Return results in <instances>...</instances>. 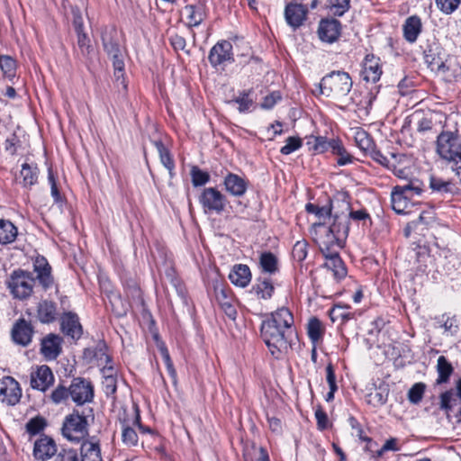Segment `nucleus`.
Masks as SVG:
<instances>
[{"label":"nucleus","instance_id":"1","mask_svg":"<svg viewBox=\"0 0 461 461\" xmlns=\"http://www.w3.org/2000/svg\"><path fill=\"white\" fill-rule=\"evenodd\" d=\"M339 220V221L337 225H334L331 230H321V232H325L326 235H322L318 242L320 250L326 259L323 266L332 273L333 277L337 281L345 278L348 274L347 267L339 257V250L344 246L348 235V228L346 226L345 216Z\"/></svg>","mask_w":461,"mask_h":461},{"label":"nucleus","instance_id":"2","mask_svg":"<svg viewBox=\"0 0 461 461\" xmlns=\"http://www.w3.org/2000/svg\"><path fill=\"white\" fill-rule=\"evenodd\" d=\"M436 153L456 176H461V136L457 131H442L438 135Z\"/></svg>","mask_w":461,"mask_h":461},{"label":"nucleus","instance_id":"3","mask_svg":"<svg viewBox=\"0 0 461 461\" xmlns=\"http://www.w3.org/2000/svg\"><path fill=\"white\" fill-rule=\"evenodd\" d=\"M307 212L312 213L316 216L317 221L313 223L312 227L315 229L317 235V242L322 235H326L325 232H321L322 229L328 230L329 231L338 224L339 218L342 216L346 217V226L349 229L348 215L345 212L335 211V205L333 203H329L327 205L319 206L314 203H307L305 205Z\"/></svg>","mask_w":461,"mask_h":461},{"label":"nucleus","instance_id":"4","mask_svg":"<svg viewBox=\"0 0 461 461\" xmlns=\"http://www.w3.org/2000/svg\"><path fill=\"white\" fill-rule=\"evenodd\" d=\"M261 336L272 355L287 351L291 348L294 330H287L263 321L260 328Z\"/></svg>","mask_w":461,"mask_h":461},{"label":"nucleus","instance_id":"5","mask_svg":"<svg viewBox=\"0 0 461 461\" xmlns=\"http://www.w3.org/2000/svg\"><path fill=\"white\" fill-rule=\"evenodd\" d=\"M352 86L353 82L348 73L332 71L321 78L318 90L320 95L339 99L350 92Z\"/></svg>","mask_w":461,"mask_h":461},{"label":"nucleus","instance_id":"6","mask_svg":"<svg viewBox=\"0 0 461 461\" xmlns=\"http://www.w3.org/2000/svg\"><path fill=\"white\" fill-rule=\"evenodd\" d=\"M102 42L104 51L112 59L115 80L120 82L123 88H126L124 84V54L118 43L115 30L111 29L103 32Z\"/></svg>","mask_w":461,"mask_h":461},{"label":"nucleus","instance_id":"7","mask_svg":"<svg viewBox=\"0 0 461 461\" xmlns=\"http://www.w3.org/2000/svg\"><path fill=\"white\" fill-rule=\"evenodd\" d=\"M422 192V184L413 178L403 185H396L391 194L392 207L397 213H404L408 202L415 195H420Z\"/></svg>","mask_w":461,"mask_h":461},{"label":"nucleus","instance_id":"8","mask_svg":"<svg viewBox=\"0 0 461 461\" xmlns=\"http://www.w3.org/2000/svg\"><path fill=\"white\" fill-rule=\"evenodd\" d=\"M35 279L32 274L17 269L12 272L6 280V285L14 298L23 300L30 297L33 292Z\"/></svg>","mask_w":461,"mask_h":461},{"label":"nucleus","instance_id":"9","mask_svg":"<svg viewBox=\"0 0 461 461\" xmlns=\"http://www.w3.org/2000/svg\"><path fill=\"white\" fill-rule=\"evenodd\" d=\"M87 427L86 418L78 411H73L64 420L62 435L71 442L79 443L88 435Z\"/></svg>","mask_w":461,"mask_h":461},{"label":"nucleus","instance_id":"10","mask_svg":"<svg viewBox=\"0 0 461 461\" xmlns=\"http://www.w3.org/2000/svg\"><path fill=\"white\" fill-rule=\"evenodd\" d=\"M439 406L449 420L454 417L456 422H461V378L456 382L455 390L451 389L440 394Z\"/></svg>","mask_w":461,"mask_h":461},{"label":"nucleus","instance_id":"11","mask_svg":"<svg viewBox=\"0 0 461 461\" xmlns=\"http://www.w3.org/2000/svg\"><path fill=\"white\" fill-rule=\"evenodd\" d=\"M198 200L205 213L215 212L221 214L227 204L226 196L215 187L204 188Z\"/></svg>","mask_w":461,"mask_h":461},{"label":"nucleus","instance_id":"12","mask_svg":"<svg viewBox=\"0 0 461 461\" xmlns=\"http://www.w3.org/2000/svg\"><path fill=\"white\" fill-rule=\"evenodd\" d=\"M68 388L70 398L77 405L91 402L94 399V386L86 378H73Z\"/></svg>","mask_w":461,"mask_h":461},{"label":"nucleus","instance_id":"13","mask_svg":"<svg viewBox=\"0 0 461 461\" xmlns=\"http://www.w3.org/2000/svg\"><path fill=\"white\" fill-rule=\"evenodd\" d=\"M58 452L55 440L48 435H41L33 443L32 456L37 461H49Z\"/></svg>","mask_w":461,"mask_h":461},{"label":"nucleus","instance_id":"14","mask_svg":"<svg viewBox=\"0 0 461 461\" xmlns=\"http://www.w3.org/2000/svg\"><path fill=\"white\" fill-rule=\"evenodd\" d=\"M33 272L36 274V277L34 279L39 282L43 290L47 291L55 286L56 291L58 292L54 277L51 274V267L44 257L38 256L34 259Z\"/></svg>","mask_w":461,"mask_h":461},{"label":"nucleus","instance_id":"15","mask_svg":"<svg viewBox=\"0 0 461 461\" xmlns=\"http://www.w3.org/2000/svg\"><path fill=\"white\" fill-rule=\"evenodd\" d=\"M424 60L431 71L443 74L448 77H456L458 74L457 69H454L453 72L449 73L455 59L450 58L443 60L442 58L437 55L431 49L425 51Z\"/></svg>","mask_w":461,"mask_h":461},{"label":"nucleus","instance_id":"16","mask_svg":"<svg viewBox=\"0 0 461 461\" xmlns=\"http://www.w3.org/2000/svg\"><path fill=\"white\" fill-rule=\"evenodd\" d=\"M0 397L8 405H15L22 397L19 383L11 376L0 380Z\"/></svg>","mask_w":461,"mask_h":461},{"label":"nucleus","instance_id":"17","mask_svg":"<svg viewBox=\"0 0 461 461\" xmlns=\"http://www.w3.org/2000/svg\"><path fill=\"white\" fill-rule=\"evenodd\" d=\"M209 62L212 67L222 65L226 62H232V44L228 41L217 42L210 50L208 56Z\"/></svg>","mask_w":461,"mask_h":461},{"label":"nucleus","instance_id":"18","mask_svg":"<svg viewBox=\"0 0 461 461\" xmlns=\"http://www.w3.org/2000/svg\"><path fill=\"white\" fill-rule=\"evenodd\" d=\"M194 4L186 5L184 8L186 25L190 28L199 26L207 17V0H194Z\"/></svg>","mask_w":461,"mask_h":461},{"label":"nucleus","instance_id":"19","mask_svg":"<svg viewBox=\"0 0 461 461\" xmlns=\"http://www.w3.org/2000/svg\"><path fill=\"white\" fill-rule=\"evenodd\" d=\"M63 339L54 333H50L42 338L40 352L48 360H55L62 352Z\"/></svg>","mask_w":461,"mask_h":461},{"label":"nucleus","instance_id":"20","mask_svg":"<svg viewBox=\"0 0 461 461\" xmlns=\"http://www.w3.org/2000/svg\"><path fill=\"white\" fill-rule=\"evenodd\" d=\"M61 331L72 339H79L83 334V328L78 316L71 312H64L60 318Z\"/></svg>","mask_w":461,"mask_h":461},{"label":"nucleus","instance_id":"21","mask_svg":"<svg viewBox=\"0 0 461 461\" xmlns=\"http://www.w3.org/2000/svg\"><path fill=\"white\" fill-rule=\"evenodd\" d=\"M54 383V375L51 369L42 365L31 374V386L33 389L45 392Z\"/></svg>","mask_w":461,"mask_h":461},{"label":"nucleus","instance_id":"22","mask_svg":"<svg viewBox=\"0 0 461 461\" xmlns=\"http://www.w3.org/2000/svg\"><path fill=\"white\" fill-rule=\"evenodd\" d=\"M33 332V328L29 321L19 319L12 329V338L16 344L26 347L32 342Z\"/></svg>","mask_w":461,"mask_h":461},{"label":"nucleus","instance_id":"23","mask_svg":"<svg viewBox=\"0 0 461 461\" xmlns=\"http://www.w3.org/2000/svg\"><path fill=\"white\" fill-rule=\"evenodd\" d=\"M84 357L91 361L95 360L97 366H102L106 371H113L112 366H108L111 358L107 354V346L104 341H99L94 348H88L84 350Z\"/></svg>","mask_w":461,"mask_h":461},{"label":"nucleus","instance_id":"24","mask_svg":"<svg viewBox=\"0 0 461 461\" xmlns=\"http://www.w3.org/2000/svg\"><path fill=\"white\" fill-rule=\"evenodd\" d=\"M223 185L226 191L235 197L243 196L248 189V181L233 173H228L225 176Z\"/></svg>","mask_w":461,"mask_h":461},{"label":"nucleus","instance_id":"25","mask_svg":"<svg viewBox=\"0 0 461 461\" xmlns=\"http://www.w3.org/2000/svg\"><path fill=\"white\" fill-rule=\"evenodd\" d=\"M307 12V8L301 4H289L285 6V17L287 23L296 29L303 24Z\"/></svg>","mask_w":461,"mask_h":461},{"label":"nucleus","instance_id":"26","mask_svg":"<svg viewBox=\"0 0 461 461\" xmlns=\"http://www.w3.org/2000/svg\"><path fill=\"white\" fill-rule=\"evenodd\" d=\"M340 23L336 19L322 20L318 29L320 39L330 43L335 41L340 34Z\"/></svg>","mask_w":461,"mask_h":461},{"label":"nucleus","instance_id":"27","mask_svg":"<svg viewBox=\"0 0 461 461\" xmlns=\"http://www.w3.org/2000/svg\"><path fill=\"white\" fill-rule=\"evenodd\" d=\"M213 290L215 299L221 310L230 320H235L237 316V311L233 306L231 299L229 297L227 291L220 285H214Z\"/></svg>","mask_w":461,"mask_h":461},{"label":"nucleus","instance_id":"28","mask_svg":"<svg viewBox=\"0 0 461 461\" xmlns=\"http://www.w3.org/2000/svg\"><path fill=\"white\" fill-rule=\"evenodd\" d=\"M422 30L421 20L417 15L410 16L402 25L403 37L409 43H414Z\"/></svg>","mask_w":461,"mask_h":461},{"label":"nucleus","instance_id":"29","mask_svg":"<svg viewBox=\"0 0 461 461\" xmlns=\"http://www.w3.org/2000/svg\"><path fill=\"white\" fill-rule=\"evenodd\" d=\"M382 69L378 59L366 56L363 65L362 77L366 82L375 83L380 79Z\"/></svg>","mask_w":461,"mask_h":461},{"label":"nucleus","instance_id":"30","mask_svg":"<svg viewBox=\"0 0 461 461\" xmlns=\"http://www.w3.org/2000/svg\"><path fill=\"white\" fill-rule=\"evenodd\" d=\"M276 326H281L287 330H294V316L292 312L285 307H281L276 312H272L270 316L265 320Z\"/></svg>","mask_w":461,"mask_h":461},{"label":"nucleus","instance_id":"31","mask_svg":"<svg viewBox=\"0 0 461 461\" xmlns=\"http://www.w3.org/2000/svg\"><path fill=\"white\" fill-rule=\"evenodd\" d=\"M230 282L239 287H246L251 280V272L247 265H235L229 275Z\"/></svg>","mask_w":461,"mask_h":461},{"label":"nucleus","instance_id":"32","mask_svg":"<svg viewBox=\"0 0 461 461\" xmlns=\"http://www.w3.org/2000/svg\"><path fill=\"white\" fill-rule=\"evenodd\" d=\"M275 291L273 282L268 277H258L252 286L251 292L256 294L258 299L268 300L272 297Z\"/></svg>","mask_w":461,"mask_h":461},{"label":"nucleus","instance_id":"33","mask_svg":"<svg viewBox=\"0 0 461 461\" xmlns=\"http://www.w3.org/2000/svg\"><path fill=\"white\" fill-rule=\"evenodd\" d=\"M57 318V307L56 303L43 300L38 303L37 306V319L41 323H51Z\"/></svg>","mask_w":461,"mask_h":461},{"label":"nucleus","instance_id":"34","mask_svg":"<svg viewBox=\"0 0 461 461\" xmlns=\"http://www.w3.org/2000/svg\"><path fill=\"white\" fill-rule=\"evenodd\" d=\"M80 450V461H103L99 443L96 441L84 440Z\"/></svg>","mask_w":461,"mask_h":461},{"label":"nucleus","instance_id":"35","mask_svg":"<svg viewBox=\"0 0 461 461\" xmlns=\"http://www.w3.org/2000/svg\"><path fill=\"white\" fill-rule=\"evenodd\" d=\"M39 168L36 164L24 163L22 165L20 176L23 178L22 184L24 187L30 188L38 181Z\"/></svg>","mask_w":461,"mask_h":461},{"label":"nucleus","instance_id":"36","mask_svg":"<svg viewBox=\"0 0 461 461\" xmlns=\"http://www.w3.org/2000/svg\"><path fill=\"white\" fill-rule=\"evenodd\" d=\"M17 228L7 220H0V243L9 244L15 240L17 237Z\"/></svg>","mask_w":461,"mask_h":461},{"label":"nucleus","instance_id":"37","mask_svg":"<svg viewBox=\"0 0 461 461\" xmlns=\"http://www.w3.org/2000/svg\"><path fill=\"white\" fill-rule=\"evenodd\" d=\"M437 372L438 375L437 378L438 384L448 382L454 372L451 363H449L444 356H440L437 360Z\"/></svg>","mask_w":461,"mask_h":461},{"label":"nucleus","instance_id":"38","mask_svg":"<svg viewBox=\"0 0 461 461\" xmlns=\"http://www.w3.org/2000/svg\"><path fill=\"white\" fill-rule=\"evenodd\" d=\"M153 143L159 155L160 162L169 171V174L172 176V171L175 167V164L168 149L161 140H155Z\"/></svg>","mask_w":461,"mask_h":461},{"label":"nucleus","instance_id":"39","mask_svg":"<svg viewBox=\"0 0 461 461\" xmlns=\"http://www.w3.org/2000/svg\"><path fill=\"white\" fill-rule=\"evenodd\" d=\"M355 140L357 146L366 154H369L375 148L372 138L365 131H357Z\"/></svg>","mask_w":461,"mask_h":461},{"label":"nucleus","instance_id":"40","mask_svg":"<svg viewBox=\"0 0 461 461\" xmlns=\"http://www.w3.org/2000/svg\"><path fill=\"white\" fill-rule=\"evenodd\" d=\"M259 264L262 270L266 273L273 274L277 270V258L271 252H264L259 258Z\"/></svg>","mask_w":461,"mask_h":461},{"label":"nucleus","instance_id":"41","mask_svg":"<svg viewBox=\"0 0 461 461\" xmlns=\"http://www.w3.org/2000/svg\"><path fill=\"white\" fill-rule=\"evenodd\" d=\"M430 188L441 194H453L455 185L451 181H445L441 178L431 176L429 181Z\"/></svg>","mask_w":461,"mask_h":461},{"label":"nucleus","instance_id":"42","mask_svg":"<svg viewBox=\"0 0 461 461\" xmlns=\"http://www.w3.org/2000/svg\"><path fill=\"white\" fill-rule=\"evenodd\" d=\"M307 333L310 339L313 343L319 341L321 339L323 333V327L319 319L314 317L309 320L307 325Z\"/></svg>","mask_w":461,"mask_h":461},{"label":"nucleus","instance_id":"43","mask_svg":"<svg viewBox=\"0 0 461 461\" xmlns=\"http://www.w3.org/2000/svg\"><path fill=\"white\" fill-rule=\"evenodd\" d=\"M0 69L4 76L13 78L15 76L16 71V61L11 56L1 55L0 56Z\"/></svg>","mask_w":461,"mask_h":461},{"label":"nucleus","instance_id":"44","mask_svg":"<svg viewBox=\"0 0 461 461\" xmlns=\"http://www.w3.org/2000/svg\"><path fill=\"white\" fill-rule=\"evenodd\" d=\"M190 175L192 184L195 187L204 185L210 181L209 173L203 171L196 166L192 167Z\"/></svg>","mask_w":461,"mask_h":461},{"label":"nucleus","instance_id":"45","mask_svg":"<svg viewBox=\"0 0 461 461\" xmlns=\"http://www.w3.org/2000/svg\"><path fill=\"white\" fill-rule=\"evenodd\" d=\"M46 426H47L46 420L43 417L36 416V417L31 419L26 423L25 427H26V431L30 435H37L41 431H42Z\"/></svg>","mask_w":461,"mask_h":461},{"label":"nucleus","instance_id":"46","mask_svg":"<svg viewBox=\"0 0 461 461\" xmlns=\"http://www.w3.org/2000/svg\"><path fill=\"white\" fill-rule=\"evenodd\" d=\"M438 321L442 322L441 327L446 333L454 336L458 332L459 327L456 316L443 314Z\"/></svg>","mask_w":461,"mask_h":461},{"label":"nucleus","instance_id":"47","mask_svg":"<svg viewBox=\"0 0 461 461\" xmlns=\"http://www.w3.org/2000/svg\"><path fill=\"white\" fill-rule=\"evenodd\" d=\"M53 461H80L77 450L62 447L54 456Z\"/></svg>","mask_w":461,"mask_h":461},{"label":"nucleus","instance_id":"48","mask_svg":"<svg viewBox=\"0 0 461 461\" xmlns=\"http://www.w3.org/2000/svg\"><path fill=\"white\" fill-rule=\"evenodd\" d=\"M122 439L123 444L130 447L137 446L139 440L136 431L129 426L122 428Z\"/></svg>","mask_w":461,"mask_h":461},{"label":"nucleus","instance_id":"49","mask_svg":"<svg viewBox=\"0 0 461 461\" xmlns=\"http://www.w3.org/2000/svg\"><path fill=\"white\" fill-rule=\"evenodd\" d=\"M388 400V390L379 388L375 393L369 394V402L374 406H383Z\"/></svg>","mask_w":461,"mask_h":461},{"label":"nucleus","instance_id":"50","mask_svg":"<svg viewBox=\"0 0 461 461\" xmlns=\"http://www.w3.org/2000/svg\"><path fill=\"white\" fill-rule=\"evenodd\" d=\"M302 147V140L299 137H288L285 146L281 148L280 152L284 155H289Z\"/></svg>","mask_w":461,"mask_h":461},{"label":"nucleus","instance_id":"51","mask_svg":"<svg viewBox=\"0 0 461 461\" xmlns=\"http://www.w3.org/2000/svg\"><path fill=\"white\" fill-rule=\"evenodd\" d=\"M77 46L84 57H88L90 53L93 51V47L90 44V40L86 36L85 32L77 33Z\"/></svg>","mask_w":461,"mask_h":461},{"label":"nucleus","instance_id":"52","mask_svg":"<svg viewBox=\"0 0 461 461\" xmlns=\"http://www.w3.org/2000/svg\"><path fill=\"white\" fill-rule=\"evenodd\" d=\"M239 104V111L245 113L249 111L250 106L253 104V100L249 97V92H243L238 97L230 101Z\"/></svg>","mask_w":461,"mask_h":461},{"label":"nucleus","instance_id":"53","mask_svg":"<svg viewBox=\"0 0 461 461\" xmlns=\"http://www.w3.org/2000/svg\"><path fill=\"white\" fill-rule=\"evenodd\" d=\"M425 385L421 383H417L411 386L408 392V399L412 403H419L423 396Z\"/></svg>","mask_w":461,"mask_h":461},{"label":"nucleus","instance_id":"54","mask_svg":"<svg viewBox=\"0 0 461 461\" xmlns=\"http://www.w3.org/2000/svg\"><path fill=\"white\" fill-rule=\"evenodd\" d=\"M329 6L335 15H342L349 7V0H328Z\"/></svg>","mask_w":461,"mask_h":461},{"label":"nucleus","instance_id":"55","mask_svg":"<svg viewBox=\"0 0 461 461\" xmlns=\"http://www.w3.org/2000/svg\"><path fill=\"white\" fill-rule=\"evenodd\" d=\"M103 388L104 393L109 396L113 394L117 390V380L116 377L111 373L107 374L104 377Z\"/></svg>","mask_w":461,"mask_h":461},{"label":"nucleus","instance_id":"56","mask_svg":"<svg viewBox=\"0 0 461 461\" xmlns=\"http://www.w3.org/2000/svg\"><path fill=\"white\" fill-rule=\"evenodd\" d=\"M437 7L444 14H452L459 5L460 0H435Z\"/></svg>","mask_w":461,"mask_h":461},{"label":"nucleus","instance_id":"57","mask_svg":"<svg viewBox=\"0 0 461 461\" xmlns=\"http://www.w3.org/2000/svg\"><path fill=\"white\" fill-rule=\"evenodd\" d=\"M292 255L294 260L302 262L307 257V243L305 241H297L293 248Z\"/></svg>","mask_w":461,"mask_h":461},{"label":"nucleus","instance_id":"58","mask_svg":"<svg viewBox=\"0 0 461 461\" xmlns=\"http://www.w3.org/2000/svg\"><path fill=\"white\" fill-rule=\"evenodd\" d=\"M68 397H70L69 388H67L63 385H59L58 387H56L55 390L50 394L51 401L56 404L62 402Z\"/></svg>","mask_w":461,"mask_h":461},{"label":"nucleus","instance_id":"59","mask_svg":"<svg viewBox=\"0 0 461 461\" xmlns=\"http://www.w3.org/2000/svg\"><path fill=\"white\" fill-rule=\"evenodd\" d=\"M342 205L344 207V210H342L341 212H345L348 215V219H352V220H355V221H366V220H370V217H369V214L366 212V211L365 210H358V211H353V212H349V204L348 203H342Z\"/></svg>","mask_w":461,"mask_h":461},{"label":"nucleus","instance_id":"60","mask_svg":"<svg viewBox=\"0 0 461 461\" xmlns=\"http://www.w3.org/2000/svg\"><path fill=\"white\" fill-rule=\"evenodd\" d=\"M48 181L50 185V194H51V196H52L54 202L56 203H61L62 197L59 193V187H58V185H57V182H56V179H55V176L53 175L51 168H49V170H48Z\"/></svg>","mask_w":461,"mask_h":461},{"label":"nucleus","instance_id":"61","mask_svg":"<svg viewBox=\"0 0 461 461\" xmlns=\"http://www.w3.org/2000/svg\"><path fill=\"white\" fill-rule=\"evenodd\" d=\"M329 141L326 137L319 136L313 138L312 149L317 153H324L329 150Z\"/></svg>","mask_w":461,"mask_h":461},{"label":"nucleus","instance_id":"62","mask_svg":"<svg viewBox=\"0 0 461 461\" xmlns=\"http://www.w3.org/2000/svg\"><path fill=\"white\" fill-rule=\"evenodd\" d=\"M368 155L380 165L389 169L392 168L390 160L385 156H384L380 150L376 149L375 148Z\"/></svg>","mask_w":461,"mask_h":461},{"label":"nucleus","instance_id":"63","mask_svg":"<svg viewBox=\"0 0 461 461\" xmlns=\"http://www.w3.org/2000/svg\"><path fill=\"white\" fill-rule=\"evenodd\" d=\"M279 100H281V95L278 92H273L264 98L261 107L264 109H271Z\"/></svg>","mask_w":461,"mask_h":461},{"label":"nucleus","instance_id":"64","mask_svg":"<svg viewBox=\"0 0 461 461\" xmlns=\"http://www.w3.org/2000/svg\"><path fill=\"white\" fill-rule=\"evenodd\" d=\"M170 44L176 50H185L186 47L185 39L178 34H174L169 38Z\"/></svg>","mask_w":461,"mask_h":461}]
</instances>
